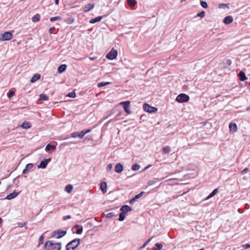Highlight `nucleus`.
I'll use <instances>...</instances> for the list:
<instances>
[{
	"label": "nucleus",
	"mask_w": 250,
	"mask_h": 250,
	"mask_svg": "<svg viewBox=\"0 0 250 250\" xmlns=\"http://www.w3.org/2000/svg\"><path fill=\"white\" fill-rule=\"evenodd\" d=\"M44 248L48 250H61L62 245L61 243H53L51 241L46 242Z\"/></svg>",
	"instance_id": "nucleus-1"
},
{
	"label": "nucleus",
	"mask_w": 250,
	"mask_h": 250,
	"mask_svg": "<svg viewBox=\"0 0 250 250\" xmlns=\"http://www.w3.org/2000/svg\"><path fill=\"white\" fill-rule=\"evenodd\" d=\"M80 242V239L79 238H76L72 241L69 242L66 247L67 250H74L75 248H76L78 245H79Z\"/></svg>",
	"instance_id": "nucleus-2"
},
{
	"label": "nucleus",
	"mask_w": 250,
	"mask_h": 250,
	"mask_svg": "<svg viewBox=\"0 0 250 250\" xmlns=\"http://www.w3.org/2000/svg\"><path fill=\"white\" fill-rule=\"evenodd\" d=\"M189 100V96L185 93H181L179 94L176 98V101L179 103H186L188 102Z\"/></svg>",
	"instance_id": "nucleus-3"
},
{
	"label": "nucleus",
	"mask_w": 250,
	"mask_h": 250,
	"mask_svg": "<svg viewBox=\"0 0 250 250\" xmlns=\"http://www.w3.org/2000/svg\"><path fill=\"white\" fill-rule=\"evenodd\" d=\"M13 34L11 32L6 31L4 32L3 34H0V41H9L12 39Z\"/></svg>",
	"instance_id": "nucleus-4"
},
{
	"label": "nucleus",
	"mask_w": 250,
	"mask_h": 250,
	"mask_svg": "<svg viewBox=\"0 0 250 250\" xmlns=\"http://www.w3.org/2000/svg\"><path fill=\"white\" fill-rule=\"evenodd\" d=\"M143 109L145 111L150 113H155L158 110L157 108L154 106H151L147 103H145L143 104Z\"/></svg>",
	"instance_id": "nucleus-5"
},
{
	"label": "nucleus",
	"mask_w": 250,
	"mask_h": 250,
	"mask_svg": "<svg viewBox=\"0 0 250 250\" xmlns=\"http://www.w3.org/2000/svg\"><path fill=\"white\" fill-rule=\"evenodd\" d=\"M118 55V51L112 48L106 55V58L110 60L115 59Z\"/></svg>",
	"instance_id": "nucleus-6"
},
{
	"label": "nucleus",
	"mask_w": 250,
	"mask_h": 250,
	"mask_svg": "<svg viewBox=\"0 0 250 250\" xmlns=\"http://www.w3.org/2000/svg\"><path fill=\"white\" fill-rule=\"evenodd\" d=\"M66 234V231L58 230L52 232V237L57 239H60L62 237Z\"/></svg>",
	"instance_id": "nucleus-7"
},
{
	"label": "nucleus",
	"mask_w": 250,
	"mask_h": 250,
	"mask_svg": "<svg viewBox=\"0 0 250 250\" xmlns=\"http://www.w3.org/2000/svg\"><path fill=\"white\" fill-rule=\"evenodd\" d=\"M130 102L128 101L122 102L120 103L121 104L123 105V107L124 108V109L125 111L127 114H131V112L130 110L129 106H130Z\"/></svg>",
	"instance_id": "nucleus-8"
},
{
	"label": "nucleus",
	"mask_w": 250,
	"mask_h": 250,
	"mask_svg": "<svg viewBox=\"0 0 250 250\" xmlns=\"http://www.w3.org/2000/svg\"><path fill=\"white\" fill-rule=\"evenodd\" d=\"M51 158L43 159L40 162V164L38 166V168H45L46 167L48 164L51 161Z\"/></svg>",
	"instance_id": "nucleus-9"
},
{
	"label": "nucleus",
	"mask_w": 250,
	"mask_h": 250,
	"mask_svg": "<svg viewBox=\"0 0 250 250\" xmlns=\"http://www.w3.org/2000/svg\"><path fill=\"white\" fill-rule=\"evenodd\" d=\"M95 6V4L93 3H89L85 5L84 7L83 11L85 13L89 12L91 9H93Z\"/></svg>",
	"instance_id": "nucleus-10"
},
{
	"label": "nucleus",
	"mask_w": 250,
	"mask_h": 250,
	"mask_svg": "<svg viewBox=\"0 0 250 250\" xmlns=\"http://www.w3.org/2000/svg\"><path fill=\"white\" fill-rule=\"evenodd\" d=\"M20 192H16L14 191L12 193H11L10 194H8L6 197L5 199L7 200H11L12 199H14L16 198L18 195L19 194Z\"/></svg>",
	"instance_id": "nucleus-11"
},
{
	"label": "nucleus",
	"mask_w": 250,
	"mask_h": 250,
	"mask_svg": "<svg viewBox=\"0 0 250 250\" xmlns=\"http://www.w3.org/2000/svg\"><path fill=\"white\" fill-rule=\"evenodd\" d=\"M233 21V18L231 16H227L223 20V22L225 24H229L232 22Z\"/></svg>",
	"instance_id": "nucleus-12"
},
{
	"label": "nucleus",
	"mask_w": 250,
	"mask_h": 250,
	"mask_svg": "<svg viewBox=\"0 0 250 250\" xmlns=\"http://www.w3.org/2000/svg\"><path fill=\"white\" fill-rule=\"evenodd\" d=\"M229 129L230 132H235L237 131V126L235 123L231 122L229 125Z\"/></svg>",
	"instance_id": "nucleus-13"
},
{
	"label": "nucleus",
	"mask_w": 250,
	"mask_h": 250,
	"mask_svg": "<svg viewBox=\"0 0 250 250\" xmlns=\"http://www.w3.org/2000/svg\"><path fill=\"white\" fill-rule=\"evenodd\" d=\"M238 76L239 77L240 81H245L248 79L245 75V72L243 71H240L239 72V73L238 74Z\"/></svg>",
	"instance_id": "nucleus-14"
},
{
	"label": "nucleus",
	"mask_w": 250,
	"mask_h": 250,
	"mask_svg": "<svg viewBox=\"0 0 250 250\" xmlns=\"http://www.w3.org/2000/svg\"><path fill=\"white\" fill-rule=\"evenodd\" d=\"M124 170V166L121 163H118L115 165V171L116 172H122Z\"/></svg>",
	"instance_id": "nucleus-15"
},
{
	"label": "nucleus",
	"mask_w": 250,
	"mask_h": 250,
	"mask_svg": "<svg viewBox=\"0 0 250 250\" xmlns=\"http://www.w3.org/2000/svg\"><path fill=\"white\" fill-rule=\"evenodd\" d=\"M66 68H67L66 64H61L58 67V72L59 73L61 74L65 71V70L66 69Z\"/></svg>",
	"instance_id": "nucleus-16"
},
{
	"label": "nucleus",
	"mask_w": 250,
	"mask_h": 250,
	"mask_svg": "<svg viewBox=\"0 0 250 250\" xmlns=\"http://www.w3.org/2000/svg\"><path fill=\"white\" fill-rule=\"evenodd\" d=\"M120 210L125 214L127 212L131 211V208L128 205H124L122 207Z\"/></svg>",
	"instance_id": "nucleus-17"
},
{
	"label": "nucleus",
	"mask_w": 250,
	"mask_h": 250,
	"mask_svg": "<svg viewBox=\"0 0 250 250\" xmlns=\"http://www.w3.org/2000/svg\"><path fill=\"white\" fill-rule=\"evenodd\" d=\"M41 78V75L39 74H35L30 79V82L31 83H34L39 80Z\"/></svg>",
	"instance_id": "nucleus-18"
},
{
	"label": "nucleus",
	"mask_w": 250,
	"mask_h": 250,
	"mask_svg": "<svg viewBox=\"0 0 250 250\" xmlns=\"http://www.w3.org/2000/svg\"><path fill=\"white\" fill-rule=\"evenodd\" d=\"M103 16L97 17L94 19H92L91 20H90V21H89V22L92 24L95 23L97 22L100 21L102 20V19H103Z\"/></svg>",
	"instance_id": "nucleus-19"
},
{
	"label": "nucleus",
	"mask_w": 250,
	"mask_h": 250,
	"mask_svg": "<svg viewBox=\"0 0 250 250\" xmlns=\"http://www.w3.org/2000/svg\"><path fill=\"white\" fill-rule=\"evenodd\" d=\"M56 146L50 144H47L45 146V150L47 152H48L50 150H54L56 149Z\"/></svg>",
	"instance_id": "nucleus-20"
},
{
	"label": "nucleus",
	"mask_w": 250,
	"mask_h": 250,
	"mask_svg": "<svg viewBox=\"0 0 250 250\" xmlns=\"http://www.w3.org/2000/svg\"><path fill=\"white\" fill-rule=\"evenodd\" d=\"M82 133V131L81 132H74L72 133L71 135V136L73 138L79 137L80 138H83L84 136L83 135H81Z\"/></svg>",
	"instance_id": "nucleus-21"
},
{
	"label": "nucleus",
	"mask_w": 250,
	"mask_h": 250,
	"mask_svg": "<svg viewBox=\"0 0 250 250\" xmlns=\"http://www.w3.org/2000/svg\"><path fill=\"white\" fill-rule=\"evenodd\" d=\"M21 127L23 129H29L31 127V125L29 122L24 121L21 125Z\"/></svg>",
	"instance_id": "nucleus-22"
},
{
	"label": "nucleus",
	"mask_w": 250,
	"mask_h": 250,
	"mask_svg": "<svg viewBox=\"0 0 250 250\" xmlns=\"http://www.w3.org/2000/svg\"><path fill=\"white\" fill-rule=\"evenodd\" d=\"M34 167V164L29 163L26 165L25 168L22 170V172H28V170H31Z\"/></svg>",
	"instance_id": "nucleus-23"
},
{
	"label": "nucleus",
	"mask_w": 250,
	"mask_h": 250,
	"mask_svg": "<svg viewBox=\"0 0 250 250\" xmlns=\"http://www.w3.org/2000/svg\"><path fill=\"white\" fill-rule=\"evenodd\" d=\"M100 188L103 193L106 192V184L105 182H102L101 184Z\"/></svg>",
	"instance_id": "nucleus-24"
},
{
	"label": "nucleus",
	"mask_w": 250,
	"mask_h": 250,
	"mask_svg": "<svg viewBox=\"0 0 250 250\" xmlns=\"http://www.w3.org/2000/svg\"><path fill=\"white\" fill-rule=\"evenodd\" d=\"M39 100L42 101H45L48 100L49 98L46 94H41L40 95Z\"/></svg>",
	"instance_id": "nucleus-25"
},
{
	"label": "nucleus",
	"mask_w": 250,
	"mask_h": 250,
	"mask_svg": "<svg viewBox=\"0 0 250 250\" xmlns=\"http://www.w3.org/2000/svg\"><path fill=\"white\" fill-rule=\"evenodd\" d=\"M40 15L39 14H37L32 17V20L34 22H36L40 21Z\"/></svg>",
	"instance_id": "nucleus-26"
},
{
	"label": "nucleus",
	"mask_w": 250,
	"mask_h": 250,
	"mask_svg": "<svg viewBox=\"0 0 250 250\" xmlns=\"http://www.w3.org/2000/svg\"><path fill=\"white\" fill-rule=\"evenodd\" d=\"M140 166L137 163H135L131 167V169L133 171H137L140 169Z\"/></svg>",
	"instance_id": "nucleus-27"
},
{
	"label": "nucleus",
	"mask_w": 250,
	"mask_h": 250,
	"mask_svg": "<svg viewBox=\"0 0 250 250\" xmlns=\"http://www.w3.org/2000/svg\"><path fill=\"white\" fill-rule=\"evenodd\" d=\"M163 152L165 154H168L170 151V148L169 146H166L162 149Z\"/></svg>",
	"instance_id": "nucleus-28"
},
{
	"label": "nucleus",
	"mask_w": 250,
	"mask_h": 250,
	"mask_svg": "<svg viewBox=\"0 0 250 250\" xmlns=\"http://www.w3.org/2000/svg\"><path fill=\"white\" fill-rule=\"evenodd\" d=\"M73 189V187L71 185H68L65 187V190L67 193H70Z\"/></svg>",
	"instance_id": "nucleus-29"
},
{
	"label": "nucleus",
	"mask_w": 250,
	"mask_h": 250,
	"mask_svg": "<svg viewBox=\"0 0 250 250\" xmlns=\"http://www.w3.org/2000/svg\"><path fill=\"white\" fill-rule=\"evenodd\" d=\"M217 192H218V189L217 188L214 189L213 190V191L208 196L207 199H209V198L212 197L215 195H216Z\"/></svg>",
	"instance_id": "nucleus-30"
},
{
	"label": "nucleus",
	"mask_w": 250,
	"mask_h": 250,
	"mask_svg": "<svg viewBox=\"0 0 250 250\" xmlns=\"http://www.w3.org/2000/svg\"><path fill=\"white\" fill-rule=\"evenodd\" d=\"M127 3L129 6H135L137 4L136 0H127Z\"/></svg>",
	"instance_id": "nucleus-31"
},
{
	"label": "nucleus",
	"mask_w": 250,
	"mask_h": 250,
	"mask_svg": "<svg viewBox=\"0 0 250 250\" xmlns=\"http://www.w3.org/2000/svg\"><path fill=\"white\" fill-rule=\"evenodd\" d=\"M155 246L157 248H153L152 250H161L163 248V245L160 243L155 244Z\"/></svg>",
	"instance_id": "nucleus-32"
},
{
	"label": "nucleus",
	"mask_w": 250,
	"mask_h": 250,
	"mask_svg": "<svg viewBox=\"0 0 250 250\" xmlns=\"http://www.w3.org/2000/svg\"><path fill=\"white\" fill-rule=\"evenodd\" d=\"M200 4L201 6L204 8H207L208 7V4L207 2L204 0L200 1Z\"/></svg>",
	"instance_id": "nucleus-33"
},
{
	"label": "nucleus",
	"mask_w": 250,
	"mask_h": 250,
	"mask_svg": "<svg viewBox=\"0 0 250 250\" xmlns=\"http://www.w3.org/2000/svg\"><path fill=\"white\" fill-rule=\"evenodd\" d=\"M110 83H111L110 82H103L99 83L98 84V86L99 87H103V86L108 85Z\"/></svg>",
	"instance_id": "nucleus-34"
},
{
	"label": "nucleus",
	"mask_w": 250,
	"mask_h": 250,
	"mask_svg": "<svg viewBox=\"0 0 250 250\" xmlns=\"http://www.w3.org/2000/svg\"><path fill=\"white\" fill-rule=\"evenodd\" d=\"M125 214L123 213V212H121V213H120L119 214V220L120 221H123L125 220Z\"/></svg>",
	"instance_id": "nucleus-35"
},
{
	"label": "nucleus",
	"mask_w": 250,
	"mask_h": 250,
	"mask_svg": "<svg viewBox=\"0 0 250 250\" xmlns=\"http://www.w3.org/2000/svg\"><path fill=\"white\" fill-rule=\"evenodd\" d=\"M74 19L72 18H69L65 20V22L67 24H70L74 22Z\"/></svg>",
	"instance_id": "nucleus-36"
},
{
	"label": "nucleus",
	"mask_w": 250,
	"mask_h": 250,
	"mask_svg": "<svg viewBox=\"0 0 250 250\" xmlns=\"http://www.w3.org/2000/svg\"><path fill=\"white\" fill-rule=\"evenodd\" d=\"M66 96L68 97H70V98H74L76 97V93L74 91H72L71 92H69L68 93L67 95H66Z\"/></svg>",
	"instance_id": "nucleus-37"
},
{
	"label": "nucleus",
	"mask_w": 250,
	"mask_h": 250,
	"mask_svg": "<svg viewBox=\"0 0 250 250\" xmlns=\"http://www.w3.org/2000/svg\"><path fill=\"white\" fill-rule=\"evenodd\" d=\"M14 95L15 92L12 90H9L7 94V96L9 98H12Z\"/></svg>",
	"instance_id": "nucleus-38"
},
{
	"label": "nucleus",
	"mask_w": 250,
	"mask_h": 250,
	"mask_svg": "<svg viewBox=\"0 0 250 250\" xmlns=\"http://www.w3.org/2000/svg\"><path fill=\"white\" fill-rule=\"evenodd\" d=\"M196 169H197V167L196 166H188L187 167V170H189V171H190V170L195 171V170H196Z\"/></svg>",
	"instance_id": "nucleus-39"
},
{
	"label": "nucleus",
	"mask_w": 250,
	"mask_h": 250,
	"mask_svg": "<svg viewBox=\"0 0 250 250\" xmlns=\"http://www.w3.org/2000/svg\"><path fill=\"white\" fill-rule=\"evenodd\" d=\"M197 17H199L201 18H204L205 16V12L204 11H202L199 12L197 15Z\"/></svg>",
	"instance_id": "nucleus-40"
},
{
	"label": "nucleus",
	"mask_w": 250,
	"mask_h": 250,
	"mask_svg": "<svg viewBox=\"0 0 250 250\" xmlns=\"http://www.w3.org/2000/svg\"><path fill=\"white\" fill-rule=\"evenodd\" d=\"M61 18H62L61 17H59V16L52 17L50 19V21L51 22H53V21H57L58 20H60V19H61Z\"/></svg>",
	"instance_id": "nucleus-41"
},
{
	"label": "nucleus",
	"mask_w": 250,
	"mask_h": 250,
	"mask_svg": "<svg viewBox=\"0 0 250 250\" xmlns=\"http://www.w3.org/2000/svg\"><path fill=\"white\" fill-rule=\"evenodd\" d=\"M91 129H90V128L85 129V130H83L82 133L81 135H83L84 136L86 134L91 132Z\"/></svg>",
	"instance_id": "nucleus-42"
},
{
	"label": "nucleus",
	"mask_w": 250,
	"mask_h": 250,
	"mask_svg": "<svg viewBox=\"0 0 250 250\" xmlns=\"http://www.w3.org/2000/svg\"><path fill=\"white\" fill-rule=\"evenodd\" d=\"M115 216H116V214L113 212L108 213L106 214V217L107 218H111Z\"/></svg>",
	"instance_id": "nucleus-43"
},
{
	"label": "nucleus",
	"mask_w": 250,
	"mask_h": 250,
	"mask_svg": "<svg viewBox=\"0 0 250 250\" xmlns=\"http://www.w3.org/2000/svg\"><path fill=\"white\" fill-rule=\"evenodd\" d=\"M152 238L147 240L144 244L141 247V249H144L145 248L149 243V242L151 241Z\"/></svg>",
	"instance_id": "nucleus-44"
},
{
	"label": "nucleus",
	"mask_w": 250,
	"mask_h": 250,
	"mask_svg": "<svg viewBox=\"0 0 250 250\" xmlns=\"http://www.w3.org/2000/svg\"><path fill=\"white\" fill-rule=\"evenodd\" d=\"M218 7L219 8H229L228 4L226 3H220Z\"/></svg>",
	"instance_id": "nucleus-45"
},
{
	"label": "nucleus",
	"mask_w": 250,
	"mask_h": 250,
	"mask_svg": "<svg viewBox=\"0 0 250 250\" xmlns=\"http://www.w3.org/2000/svg\"><path fill=\"white\" fill-rule=\"evenodd\" d=\"M112 164H109L107 166L106 170L107 171H110L112 169Z\"/></svg>",
	"instance_id": "nucleus-46"
},
{
	"label": "nucleus",
	"mask_w": 250,
	"mask_h": 250,
	"mask_svg": "<svg viewBox=\"0 0 250 250\" xmlns=\"http://www.w3.org/2000/svg\"><path fill=\"white\" fill-rule=\"evenodd\" d=\"M143 193H144V192L142 191V192H140L139 194L135 195V197H134L135 199H136V200L139 199V198H140L143 195Z\"/></svg>",
	"instance_id": "nucleus-47"
},
{
	"label": "nucleus",
	"mask_w": 250,
	"mask_h": 250,
	"mask_svg": "<svg viewBox=\"0 0 250 250\" xmlns=\"http://www.w3.org/2000/svg\"><path fill=\"white\" fill-rule=\"evenodd\" d=\"M83 227H81L80 228L78 229L77 230L76 233L78 234H81L82 233V232H83Z\"/></svg>",
	"instance_id": "nucleus-48"
},
{
	"label": "nucleus",
	"mask_w": 250,
	"mask_h": 250,
	"mask_svg": "<svg viewBox=\"0 0 250 250\" xmlns=\"http://www.w3.org/2000/svg\"><path fill=\"white\" fill-rule=\"evenodd\" d=\"M44 239V236L43 235V234H42L39 238V244H42L43 243V240Z\"/></svg>",
	"instance_id": "nucleus-49"
},
{
	"label": "nucleus",
	"mask_w": 250,
	"mask_h": 250,
	"mask_svg": "<svg viewBox=\"0 0 250 250\" xmlns=\"http://www.w3.org/2000/svg\"><path fill=\"white\" fill-rule=\"evenodd\" d=\"M26 224V223L25 222V223H18V225L19 227H24V226H25Z\"/></svg>",
	"instance_id": "nucleus-50"
},
{
	"label": "nucleus",
	"mask_w": 250,
	"mask_h": 250,
	"mask_svg": "<svg viewBox=\"0 0 250 250\" xmlns=\"http://www.w3.org/2000/svg\"><path fill=\"white\" fill-rule=\"evenodd\" d=\"M71 218V217L70 215L64 216L63 217V220H66L67 219H70Z\"/></svg>",
	"instance_id": "nucleus-51"
},
{
	"label": "nucleus",
	"mask_w": 250,
	"mask_h": 250,
	"mask_svg": "<svg viewBox=\"0 0 250 250\" xmlns=\"http://www.w3.org/2000/svg\"><path fill=\"white\" fill-rule=\"evenodd\" d=\"M55 30V27H52L49 29V33L50 34H52L53 33V31H54Z\"/></svg>",
	"instance_id": "nucleus-52"
},
{
	"label": "nucleus",
	"mask_w": 250,
	"mask_h": 250,
	"mask_svg": "<svg viewBox=\"0 0 250 250\" xmlns=\"http://www.w3.org/2000/svg\"><path fill=\"white\" fill-rule=\"evenodd\" d=\"M226 64H227L229 66L231 64V61L230 60H229V59L227 60L226 61Z\"/></svg>",
	"instance_id": "nucleus-53"
},
{
	"label": "nucleus",
	"mask_w": 250,
	"mask_h": 250,
	"mask_svg": "<svg viewBox=\"0 0 250 250\" xmlns=\"http://www.w3.org/2000/svg\"><path fill=\"white\" fill-rule=\"evenodd\" d=\"M152 165H149L146 167L142 171H141L140 172H143L144 171H146V170H147L149 167H151Z\"/></svg>",
	"instance_id": "nucleus-54"
},
{
	"label": "nucleus",
	"mask_w": 250,
	"mask_h": 250,
	"mask_svg": "<svg viewBox=\"0 0 250 250\" xmlns=\"http://www.w3.org/2000/svg\"><path fill=\"white\" fill-rule=\"evenodd\" d=\"M243 248L245 249H248L250 248V244H246L243 246Z\"/></svg>",
	"instance_id": "nucleus-55"
},
{
	"label": "nucleus",
	"mask_w": 250,
	"mask_h": 250,
	"mask_svg": "<svg viewBox=\"0 0 250 250\" xmlns=\"http://www.w3.org/2000/svg\"><path fill=\"white\" fill-rule=\"evenodd\" d=\"M136 199H135V197L132 198L130 201H129V203L130 204H132L135 201H136Z\"/></svg>",
	"instance_id": "nucleus-56"
},
{
	"label": "nucleus",
	"mask_w": 250,
	"mask_h": 250,
	"mask_svg": "<svg viewBox=\"0 0 250 250\" xmlns=\"http://www.w3.org/2000/svg\"><path fill=\"white\" fill-rule=\"evenodd\" d=\"M249 169L248 168H245L243 170H242L241 172H248Z\"/></svg>",
	"instance_id": "nucleus-57"
},
{
	"label": "nucleus",
	"mask_w": 250,
	"mask_h": 250,
	"mask_svg": "<svg viewBox=\"0 0 250 250\" xmlns=\"http://www.w3.org/2000/svg\"><path fill=\"white\" fill-rule=\"evenodd\" d=\"M59 3V0H55V3L56 5H58Z\"/></svg>",
	"instance_id": "nucleus-58"
},
{
	"label": "nucleus",
	"mask_w": 250,
	"mask_h": 250,
	"mask_svg": "<svg viewBox=\"0 0 250 250\" xmlns=\"http://www.w3.org/2000/svg\"><path fill=\"white\" fill-rule=\"evenodd\" d=\"M247 111H250V106H249L248 107H247Z\"/></svg>",
	"instance_id": "nucleus-59"
},
{
	"label": "nucleus",
	"mask_w": 250,
	"mask_h": 250,
	"mask_svg": "<svg viewBox=\"0 0 250 250\" xmlns=\"http://www.w3.org/2000/svg\"><path fill=\"white\" fill-rule=\"evenodd\" d=\"M152 184V183H151V182H149V185H151Z\"/></svg>",
	"instance_id": "nucleus-60"
},
{
	"label": "nucleus",
	"mask_w": 250,
	"mask_h": 250,
	"mask_svg": "<svg viewBox=\"0 0 250 250\" xmlns=\"http://www.w3.org/2000/svg\"><path fill=\"white\" fill-rule=\"evenodd\" d=\"M16 169V168L15 169H14V170H12L11 171V172H13L14 170H15Z\"/></svg>",
	"instance_id": "nucleus-61"
},
{
	"label": "nucleus",
	"mask_w": 250,
	"mask_h": 250,
	"mask_svg": "<svg viewBox=\"0 0 250 250\" xmlns=\"http://www.w3.org/2000/svg\"><path fill=\"white\" fill-rule=\"evenodd\" d=\"M249 86H250V82L249 83Z\"/></svg>",
	"instance_id": "nucleus-62"
},
{
	"label": "nucleus",
	"mask_w": 250,
	"mask_h": 250,
	"mask_svg": "<svg viewBox=\"0 0 250 250\" xmlns=\"http://www.w3.org/2000/svg\"><path fill=\"white\" fill-rule=\"evenodd\" d=\"M78 226V225H76V226H75V227H77Z\"/></svg>",
	"instance_id": "nucleus-63"
}]
</instances>
